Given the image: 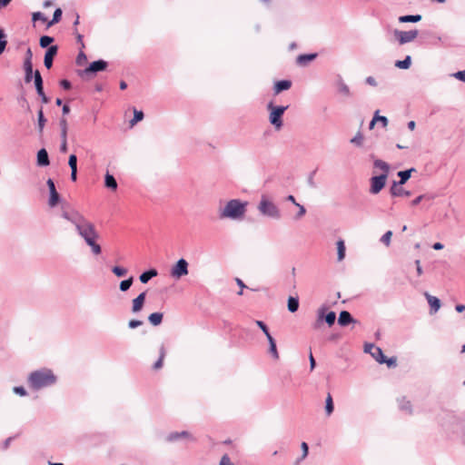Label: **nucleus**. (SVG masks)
Returning <instances> with one entry per match:
<instances>
[{"label": "nucleus", "mask_w": 465, "mask_h": 465, "mask_svg": "<svg viewBox=\"0 0 465 465\" xmlns=\"http://www.w3.org/2000/svg\"><path fill=\"white\" fill-rule=\"evenodd\" d=\"M62 217L75 226L76 232L84 240L85 243L91 247L94 254L97 255L101 253V246L96 242V240L99 238V234L93 223L88 221L83 214L75 210L71 212L64 211L62 213Z\"/></svg>", "instance_id": "f257e3e1"}, {"label": "nucleus", "mask_w": 465, "mask_h": 465, "mask_svg": "<svg viewBox=\"0 0 465 465\" xmlns=\"http://www.w3.org/2000/svg\"><path fill=\"white\" fill-rule=\"evenodd\" d=\"M246 206V202H242L239 199L230 200L220 211L219 217L221 219L229 218L232 220L242 219L245 214Z\"/></svg>", "instance_id": "f03ea898"}, {"label": "nucleus", "mask_w": 465, "mask_h": 465, "mask_svg": "<svg viewBox=\"0 0 465 465\" xmlns=\"http://www.w3.org/2000/svg\"><path fill=\"white\" fill-rule=\"evenodd\" d=\"M56 381L55 376L50 370H40L33 371L28 378V382L34 390H40L53 385Z\"/></svg>", "instance_id": "7ed1b4c3"}, {"label": "nucleus", "mask_w": 465, "mask_h": 465, "mask_svg": "<svg viewBox=\"0 0 465 465\" xmlns=\"http://www.w3.org/2000/svg\"><path fill=\"white\" fill-rule=\"evenodd\" d=\"M257 208L260 213L263 216L275 220H279L282 217L281 211L278 206L265 195L262 196Z\"/></svg>", "instance_id": "20e7f679"}, {"label": "nucleus", "mask_w": 465, "mask_h": 465, "mask_svg": "<svg viewBox=\"0 0 465 465\" xmlns=\"http://www.w3.org/2000/svg\"><path fill=\"white\" fill-rule=\"evenodd\" d=\"M267 107H268V110H270L269 120H270L271 124H272L278 130L281 129L282 126V114H284V112L287 110L288 106H282V105L275 106L271 102L268 104Z\"/></svg>", "instance_id": "39448f33"}, {"label": "nucleus", "mask_w": 465, "mask_h": 465, "mask_svg": "<svg viewBox=\"0 0 465 465\" xmlns=\"http://www.w3.org/2000/svg\"><path fill=\"white\" fill-rule=\"evenodd\" d=\"M107 66H108V63L104 60L100 59V60L92 62L88 67H86L85 69H84L82 71H79L78 74L81 77H84L85 75H94L98 72L104 71L107 68Z\"/></svg>", "instance_id": "423d86ee"}, {"label": "nucleus", "mask_w": 465, "mask_h": 465, "mask_svg": "<svg viewBox=\"0 0 465 465\" xmlns=\"http://www.w3.org/2000/svg\"><path fill=\"white\" fill-rule=\"evenodd\" d=\"M370 350H375L377 352V356L379 357L378 362L382 364L386 363L388 367H395L397 365V360L395 357H391L390 359H387L386 356H384L382 350L380 347L375 346L373 343H365L364 345V351H369Z\"/></svg>", "instance_id": "0eeeda50"}, {"label": "nucleus", "mask_w": 465, "mask_h": 465, "mask_svg": "<svg viewBox=\"0 0 465 465\" xmlns=\"http://www.w3.org/2000/svg\"><path fill=\"white\" fill-rule=\"evenodd\" d=\"M393 35L400 45H405L416 39L419 35V32L418 30L400 31L398 29H395Z\"/></svg>", "instance_id": "6e6552de"}, {"label": "nucleus", "mask_w": 465, "mask_h": 465, "mask_svg": "<svg viewBox=\"0 0 465 465\" xmlns=\"http://www.w3.org/2000/svg\"><path fill=\"white\" fill-rule=\"evenodd\" d=\"M388 175L381 173L371 178L370 193L371 194H378L385 186Z\"/></svg>", "instance_id": "1a4fd4ad"}, {"label": "nucleus", "mask_w": 465, "mask_h": 465, "mask_svg": "<svg viewBox=\"0 0 465 465\" xmlns=\"http://www.w3.org/2000/svg\"><path fill=\"white\" fill-rule=\"evenodd\" d=\"M188 274V262L185 259H179L172 267L171 275L175 279H180Z\"/></svg>", "instance_id": "9d476101"}, {"label": "nucleus", "mask_w": 465, "mask_h": 465, "mask_svg": "<svg viewBox=\"0 0 465 465\" xmlns=\"http://www.w3.org/2000/svg\"><path fill=\"white\" fill-rule=\"evenodd\" d=\"M327 308L322 306L318 310V318L317 322L314 325V328H317L318 323L322 322H325L329 326H331L334 324L336 320V313L334 312H327Z\"/></svg>", "instance_id": "9b49d317"}, {"label": "nucleus", "mask_w": 465, "mask_h": 465, "mask_svg": "<svg viewBox=\"0 0 465 465\" xmlns=\"http://www.w3.org/2000/svg\"><path fill=\"white\" fill-rule=\"evenodd\" d=\"M46 184L48 186L49 193H50V197H49V200H48V204H49L50 207H54V206L57 205V203L60 201V195H59V193L56 191L54 182L51 178H49L46 181Z\"/></svg>", "instance_id": "f8f14e48"}, {"label": "nucleus", "mask_w": 465, "mask_h": 465, "mask_svg": "<svg viewBox=\"0 0 465 465\" xmlns=\"http://www.w3.org/2000/svg\"><path fill=\"white\" fill-rule=\"evenodd\" d=\"M57 51V45H51L46 50L44 58V64L47 69H50L53 66L54 57L56 55Z\"/></svg>", "instance_id": "ddd939ff"}, {"label": "nucleus", "mask_w": 465, "mask_h": 465, "mask_svg": "<svg viewBox=\"0 0 465 465\" xmlns=\"http://www.w3.org/2000/svg\"><path fill=\"white\" fill-rule=\"evenodd\" d=\"M401 185L402 184L396 183V181H393V183L390 188V193H391V196H393V197H401V196L409 197V196H411V193L410 191H407L404 188H402Z\"/></svg>", "instance_id": "4468645a"}, {"label": "nucleus", "mask_w": 465, "mask_h": 465, "mask_svg": "<svg viewBox=\"0 0 465 465\" xmlns=\"http://www.w3.org/2000/svg\"><path fill=\"white\" fill-rule=\"evenodd\" d=\"M146 292H141L136 298H134L132 302V312L134 313H137L142 311L144 302H145Z\"/></svg>", "instance_id": "2eb2a0df"}, {"label": "nucleus", "mask_w": 465, "mask_h": 465, "mask_svg": "<svg viewBox=\"0 0 465 465\" xmlns=\"http://www.w3.org/2000/svg\"><path fill=\"white\" fill-rule=\"evenodd\" d=\"M357 321L347 311H341L338 318V323L341 326H347L350 323H355Z\"/></svg>", "instance_id": "dca6fc26"}, {"label": "nucleus", "mask_w": 465, "mask_h": 465, "mask_svg": "<svg viewBox=\"0 0 465 465\" xmlns=\"http://www.w3.org/2000/svg\"><path fill=\"white\" fill-rule=\"evenodd\" d=\"M36 162L39 166H47L50 164L48 153L45 148L37 152Z\"/></svg>", "instance_id": "f3484780"}, {"label": "nucleus", "mask_w": 465, "mask_h": 465, "mask_svg": "<svg viewBox=\"0 0 465 465\" xmlns=\"http://www.w3.org/2000/svg\"><path fill=\"white\" fill-rule=\"evenodd\" d=\"M25 82L30 83L33 80L35 72L33 71V62L24 61Z\"/></svg>", "instance_id": "a211bd4d"}, {"label": "nucleus", "mask_w": 465, "mask_h": 465, "mask_svg": "<svg viewBox=\"0 0 465 465\" xmlns=\"http://www.w3.org/2000/svg\"><path fill=\"white\" fill-rule=\"evenodd\" d=\"M317 56V54H300L297 59H296V62L299 65H302V66H305L307 65L310 62H312V60H314Z\"/></svg>", "instance_id": "6ab92c4d"}, {"label": "nucleus", "mask_w": 465, "mask_h": 465, "mask_svg": "<svg viewBox=\"0 0 465 465\" xmlns=\"http://www.w3.org/2000/svg\"><path fill=\"white\" fill-rule=\"evenodd\" d=\"M292 86V82L290 80H281L275 83L274 84V93L278 94L282 91H286L290 89Z\"/></svg>", "instance_id": "aec40b11"}, {"label": "nucleus", "mask_w": 465, "mask_h": 465, "mask_svg": "<svg viewBox=\"0 0 465 465\" xmlns=\"http://www.w3.org/2000/svg\"><path fill=\"white\" fill-rule=\"evenodd\" d=\"M415 172L414 168H411L404 171H400L398 173V176L400 177L399 181H396V183L398 184H404L406 182L411 178V173Z\"/></svg>", "instance_id": "412c9836"}, {"label": "nucleus", "mask_w": 465, "mask_h": 465, "mask_svg": "<svg viewBox=\"0 0 465 465\" xmlns=\"http://www.w3.org/2000/svg\"><path fill=\"white\" fill-rule=\"evenodd\" d=\"M180 438H187L192 440H194V439L192 437V435L186 430H183L181 432H172L168 435L167 440L169 441H174V440H179Z\"/></svg>", "instance_id": "4be33fe9"}, {"label": "nucleus", "mask_w": 465, "mask_h": 465, "mask_svg": "<svg viewBox=\"0 0 465 465\" xmlns=\"http://www.w3.org/2000/svg\"><path fill=\"white\" fill-rule=\"evenodd\" d=\"M269 342V353L274 360L279 359V353L276 347V341L272 335L266 337Z\"/></svg>", "instance_id": "5701e85b"}, {"label": "nucleus", "mask_w": 465, "mask_h": 465, "mask_svg": "<svg viewBox=\"0 0 465 465\" xmlns=\"http://www.w3.org/2000/svg\"><path fill=\"white\" fill-rule=\"evenodd\" d=\"M426 297H427L428 302L430 307V312H438L440 307V301L437 297L431 296L428 293H426Z\"/></svg>", "instance_id": "b1692460"}, {"label": "nucleus", "mask_w": 465, "mask_h": 465, "mask_svg": "<svg viewBox=\"0 0 465 465\" xmlns=\"http://www.w3.org/2000/svg\"><path fill=\"white\" fill-rule=\"evenodd\" d=\"M158 272L155 269H150L143 272L140 276L139 280L142 283H147L152 278L157 276Z\"/></svg>", "instance_id": "393cba45"}, {"label": "nucleus", "mask_w": 465, "mask_h": 465, "mask_svg": "<svg viewBox=\"0 0 465 465\" xmlns=\"http://www.w3.org/2000/svg\"><path fill=\"white\" fill-rule=\"evenodd\" d=\"M104 185L108 189H111L113 191H115L117 189V182L113 174L106 173L104 176Z\"/></svg>", "instance_id": "a878e982"}, {"label": "nucleus", "mask_w": 465, "mask_h": 465, "mask_svg": "<svg viewBox=\"0 0 465 465\" xmlns=\"http://www.w3.org/2000/svg\"><path fill=\"white\" fill-rule=\"evenodd\" d=\"M420 15H406L398 18L400 23H418L421 20Z\"/></svg>", "instance_id": "bb28decb"}, {"label": "nucleus", "mask_w": 465, "mask_h": 465, "mask_svg": "<svg viewBox=\"0 0 465 465\" xmlns=\"http://www.w3.org/2000/svg\"><path fill=\"white\" fill-rule=\"evenodd\" d=\"M398 401H399V408L401 411H406L408 414L412 413L411 401H407L405 397L399 399Z\"/></svg>", "instance_id": "cd10ccee"}, {"label": "nucleus", "mask_w": 465, "mask_h": 465, "mask_svg": "<svg viewBox=\"0 0 465 465\" xmlns=\"http://www.w3.org/2000/svg\"><path fill=\"white\" fill-rule=\"evenodd\" d=\"M163 314L162 312H153L148 316V321L153 326H158L162 323Z\"/></svg>", "instance_id": "c85d7f7f"}, {"label": "nucleus", "mask_w": 465, "mask_h": 465, "mask_svg": "<svg viewBox=\"0 0 465 465\" xmlns=\"http://www.w3.org/2000/svg\"><path fill=\"white\" fill-rule=\"evenodd\" d=\"M34 81H35V89H36V93H42V90H44V85H43V78L41 76V74L38 70H35V74H34Z\"/></svg>", "instance_id": "c756f323"}, {"label": "nucleus", "mask_w": 465, "mask_h": 465, "mask_svg": "<svg viewBox=\"0 0 465 465\" xmlns=\"http://www.w3.org/2000/svg\"><path fill=\"white\" fill-rule=\"evenodd\" d=\"M287 307L289 312H296L299 309V299L298 297L290 296L288 298Z\"/></svg>", "instance_id": "7c9ffc66"}, {"label": "nucleus", "mask_w": 465, "mask_h": 465, "mask_svg": "<svg viewBox=\"0 0 465 465\" xmlns=\"http://www.w3.org/2000/svg\"><path fill=\"white\" fill-rule=\"evenodd\" d=\"M373 165L375 168L381 170L382 173H386L388 175L390 165L386 162L381 159H374Z\"/></svg>", "instance_id": "2f4dec72"}, {"label": "nucleus", "mask_w": 465, "mask_h": 465, "mask_svg": "<svg viewBox=\"0 0 465 465\" xmlns=\"http://www.w3.org/2000/svg\"><path fill=\"white\" fill-rule=\"evenodd\" d=\"M159 353H160L159 359L153 364V369L154 370H159L163 366V359H164V357L166 355L165 348H164L163 345H161L160 350H159Z\"/></svg>", "instance_id": "473e14b6"}, {"label": "nucleus", "mask_w": 465, "mask_h": 465, "mask_svg": "<svg viewBox=\"0 0 465 465\" xmlns=\"http://www.w3.org/2000/svg\"><path fill=\"white\" fill-rule=\"evenodd\" d=\"M37 118H38L37 119V121H38V123H37L38 131H39L40 134H42L43 130H44V127H45V124L46 123V119H45V115H44V112H43V108L42 107L37 112Z\"/></svg>", "instance_id": "72a5a7b5"}, {"label": "nucleus", "mask_w": 465, "mask_h": 465, "mask_svg": "<svg viewBox=\"0 0 465 465\" xmlns=\"http://www.w3.org/2000/svg\"><path fill=\"white\" fill-rule=\"evenodd\" d=\"M411 64V57L407 55L405 59L399 60L395 63V66L401 69H409Z\"/></svg>", "instance_id": "f704fd0d"}, {"label": "nucleus", "mask_w": 465, "mask_h": 465, "mask_svg": "<svg viewBox=\"0 0 465 465\" xmlns=\"http://www.w3.org/2000/svg\"><path fill=\"white\" fill-rule=\"evenodd\" d=\"M345 243L343 240H339L337 242V252H338V261H342L345 257Z\"/></svg>", "instance_id": "c9c22d12"}, {"label": "nucleus", "mask_w": 465, "mask_h": 465, "mask_svg": "<svg viewBox=\"0 0 465 465\" xmlns=\"http://www.w3.org/2000/svg\"><path fill=\"white\" fill-rule=\"evenodd\" d=\"M133 282H134L133 276H130L128 279L122 281L119 284L120 291L124 292H127L131 288Z\"/></svg>", "instance_id": "e433bc0d"}, {"label": "nucleus", "mask_w": 465, "mask_h": 465, "mask_svg": "<svg viewBox=\"0 0 465 465\" xmlns=\"http://www.w3.org/2000/svg\"><path fill=\"white\" fill-rule=\"evenodd\" d=\"M334 406H333V401L331 398V395L329 393L327 395L326 401H325V411L328 416H330L333 411Z\"/></svg>", "instance_id": "4c0bfd02"}, {"label": "nucleus", "mask_w": 465, "mask_h": 465, "mask_svg": "<svg viewBox=\"0 0 465 465\" xmlns=\"http://www.w3.org/2000/svg\"><path fill=\"white\" fill-rule=\"evenodd\" d=\"M54 42V37L49 35H43L40 37L39 45L42 48H46L51 46L50 45Z\"/></svg>", "instance_id": "58836bf2"}, {"label": "nucleus", "mask_w": 465, "mask_h": 465, "mask_svg": "<svg viewBox=\"0 0 465 465\" xmlns=\"http://www.w3.org/2000/svg\"><path fill=\"white\" fill-rule=\"evenodd\" d=\"M143 119V113L142 111H138L136 109L134 110V118L130 121V124L134 126L138 122Z\"/></svg>", "instance_id": "ea45409f"}, {"label": "nucleus", "mask_w": 465, "mask_h": 465, "mask_svg": "<svg viewBox=\"0 0 465 465\" xmlns=\"http://www.w3.org/2000/svg\"><path fill=\"white\" fill-rule=\"evenodd\" d=\"M301 449L302 451V457L295 461L294 465H299L300 462L308 456L309 447L306 442H302Z\"/></svg>", "instance_id": "a19ab883"}, {"label": "nucleus", "mask_w": 465, "mask_h": 465, "mask_svg": "<svg viewBox=\"0 0 465 465\" xmlns=\"http://www.w3.org/2000/svg\"><path fill=\"white\" fill-rule=\"evenodd\" d=\"M62 17V10L60 8H57L54 10L53 15V19L47 24V26H51L56 23H58L61 20Z\"/></svg>", "instance_id": "79ce46f5"}, {"label": "nucleus", "mask_w": 465, "mask_h": 465, "mask_svg": "<svg viewBox=\"0 0 465 465\" xmlns=\"http://www.w3.org/2000/svg\"><path fill=\"white\" fill-rule=\"evenodd\" d=\"M112 272L114 275H116L117 277H124L127 274L128 271L126 268L124 267H121V266H114L112 268Z\"/></svg>", "instance_id": "37998d69"}, {"label": "nucleus", "mask_w": 465, "mask_h": 465, "mask_svg": "<svg viewBox=\"0 0 465 465\" xmlns=\"http://www.w3.org/2000/svg\"><path fill=\"white\" fill-rule=\"evenodd\" d=\"M363 135L361 132H358L353 138L351 139V143L358 147L362 145Z\"/></svg>", "instance_id": "c03bdc74"}, {"label": "nucleus", "mask_w": 465, "mask_h": 465, "mask_svg": "<svg viewBox=\"0 0 465 465\" xmlns=\"http://www.w3.org/2000/svg\"><path fill=\"white\" fill-rule=\"evenodd\" d=\"M379 111H377L374 114V121L381 123L383 127H386L388 125V118L386 116L379 115Z\"/></svg>", "instance_id": "a18cd8bd"}, {"label": "nucleus", "mask_w": 465, "mask_h": 465, "mask_svg": "<svg viewBox=\"0 0 465 465\" xmlns=\"http://www.w3.org/2000/svg\"><path fill=\"white\" fill-rule=\"evenodd\" d=\"M391 235H392V232L391 231H388L386 232L381 238V242L382 243H384L386 246H389L390 243H391Z\"/></svg>", "instance_id": "49530a36"}, {"label": "nucleus", "mask_w": 465, "mask_h": 465, "mask_svg": "<svg viewBox=\"0 0 465 465\" xmlns=\"http://www.w3.org/2000/svg\"><path fill=\"white\" fill-rule=\"evenodd\" d=\"M68 165L71 170L77 169V157L75 154H71L69 156Z\"/></svg>", "instance_id": "de8ad7c7"}, {"label": "nucleus", "mask_w": 465, "mask_h": 465, "mask_svg": "<svg viewBox=\"0 0 465 465\" xmlns=\"http://www.w3.org/2000/svg\"><path fill=\"white\" fill-rule=\"evenodd\" d=\"M255 322L257 326L262 331L266 337L271 335L267 325L262 321H256Z\"/></svg>", "instance_id": "09e8293b"}, {"label": "nucleus", "mask_w": 465, "mask_h": 465, "mask_svg": "<svg viewBox=\"0 0 465 465\" xmlns=\"http://www.w3.org/2000/svg\"><path fill=\"white\" fill-rule=\"evenodd\" d=\"M433 197L432 196H429V195H426V194H421V195H419L418 197H416L414 200L411 201V204L412 206H416L418 205L423 199H432Z\"/></svg>", "instance_id": "8fccbe9b"}, {"label": "nucleus", "mask_w": 465, "mask_h": 465, "mask_svg": "<svg viewBox=\"0 0 465 465\" xmlns=\"http://www.w3.org/2000/svg\"><path fill=\"white\" fill-rule=\"evenodd\" d=\"M61 136H67V121L64 118L60 120Z\"/></svg>", "instance_id": "3c124183"}, {"label": "nucleus", "mask_w": 465, "mask_h": 465, "mask_svg": "<svg viewBox=\"0 0 465 465\" xmlns=\"http://www.w3.org/2000/svg\"><path fill=\"white\" fill-rule=\"evenodd\" d=\"M296 206L298 207L299 211H298L297 214L294 216V219L300 220L306 213V209L304 208L303 205H302L300 203H298Z\"/></svg>", "instance_id": "603ef678"}, {"label": "nucleus", "mask_w": 465, "mask_h": 465, "mask_svg": "<svg viewBox=\"0 0 465 465\" xmlns=\"http://www.w3.org/2000/svg\"><path fill=\"white\" fill-rule=\"evenodd\" d=\"M86 54L83 51H81L76 57V64L78 65H83L86 62Z\"/></svg>", "instance_id": "864d4df0"}, {"label": "nucleus", "mask_w": 465, "mask_h": 465, "mask_svg": "<svg viewBox=\"0 0 465 465\" xmlns=\"http://www.w3.org/2000/svg\"><path fill=\"white\" fill-rule=\"evenodd\" d=\"M32 19L33 21H38V20H41L43 22H45L46 21V17L44 15L43 13L41 12H35L33 14V16H32Z\"/></svg>", "instance_id": "5fc2aeb1"}, {"label": "nucleus", "mask_w": 465, "mask_h": 465, "mask_svg": "<svg viewBox=\"0 0 465 465\" xmlns=\"http://www.w3.org/2000/svg\"><path fill=\"white\" fill-rule=\"evenodd\" d=\"M62 143L60 145V152L66 153L67 152V136H61Z\"/></svg>", "instance_id": "6e6d98bb"}, {"label": "nucleus", "mask_w": 465, "mask_h": 465, "mask_svg": "<svg viewBox=\"0 0 465 465\" xmlns=\"http://www.w3.org/2000/svg\"><path fill=\"white\" fill-rule=\"evenodd\" d=\"M143 324V322L140 320H131L128 322V327L130 329H135Z\"/></svg>", "instance_id": "4d7b16f0"}, {"label": "nucleus", "mask_w": 465, "mask_h": 465, "mask_svg": "<svg viewBox=\"0 0 465 465\" xmlns=\"http://www.w3.org/2000/svg\"><path fill=\"white\" fill-rule=\"evenodd\" d=\"M14 392L20 395V396H25L27 394L25 389L22 386H16L13 389Z\"/></svg>", "instance_id": "13d9d810"}, {"label": "nucleus", "mask_w": 465, "mask_h": 465, "mask_svg": "<svg viewBox=\"0 0 465 465\" xmlns=\"http://www.w3.org/2000/svg\"><path fill=\"white\" fill-rule=\"evenodd\" d=\"M453 76H454L456 79H458V80H460V81H461V82H464V83H465V70H463V71H459V72H457V73L453 74Z\"/></svg>", "instance_id": "bf43d9fd"}, {"label": "nucleus", "mask_w": 465, "mask_h": 465, "mask_svg": "<svg viewBox=\"0 0 465 465\" xmlns=\"http://www.w3.org/2000/svg\"><path fill=\"white\" fill-rule=\"evenodd\" d=\"M60 85L64 90H69L72 87V84H71L70 81H68L66 79L62 80L60 82Z\"/></svg>", "instance_id": "052dcab7"}, {"label": "nucleus", "mask_w": 465, "mask_h": 465, "mask_svg": "<svg viewBox=\"0 0 465 465\" xmlns=\"http://www.w3.org/2000/svg\"><path fill=\"white\" fill-rule=\"evenodd\" d=\"M339 90L341 93L348 95L349 93H350V90H349V87L347 84H345L344 83H341L340 84V86H339Z\"/></svg>", "instance_id": "680f3d73"}, {"label": "nucleus", "mask_w": 465, "mask_h": 465, "mask_svg": "<svg viewBox=\"0 0 465 465\" xmlns=\"http://www.w3.org/2000/svg\"><path fill=\"white\" fill-rule=\"evenodd\" d=\"M220 465H233L227 455H223L220 460Z\"/></svg>", "instance_id": "e2e57ef3"}, {"label": "nucleus", "mask_w": 465, "mask_h": 465, "mask_svg": "<svg viewBox=\"0 0 465 465\" xmlns=\"http://www.w3.org/2000/svg\"><path fill=\"white\" fill-rule=\"evenodd\" d=\"M415 265H416L417 274H418V276H420L423 273L422 267L420 265V260H416L415 261Z\"/></svg>", "instance_id": "0e129e2a"}, {"label": "nucleus", "mask_w": 465, "mask_h": 465, "mask_svg": "<svg viewBox=\"0 0 465 465\" xmlns=\"http://www.w3.org/2000/svg\"><path fill=\"white\" fill-rule=\"evenodd\" d=\"M32 60H33V52H32L31 48H27V50L25 52V61L32 62Z\"/></svg>", "instance_id": "69168bd1"}, {"label": "nucleus", "mask_w": 465, "mask_h": 465, "mask_svg": "<svg viewBox=\"0 0 465 465\" xmlns=\"http://www.w3.org/2000/svg\"><path fill=\"white\" fill-rule=\"evenodd\" d=\"M13 439H14L13 437H9V438H7V439L3 442V446H2L3 450H7V449L9 448V446H10V444H11V442H12Z\"/></svg>", "instance_id": "338daca9"}, {"label": "nucleus", "mask_w": 465, "mask_h": 465, "mask_svg": "<svg viewBox=\"0 0 465 465\" xmlns=\"http://www.w3.org/2000/svg\"><path fill=\"white\" fill-rule=\"evenodd\" d=\"M366 84L371 85V86H376L377 85V82L376 80L374 79V77L372 76H368L365 80Z\"/></svg>", "instance_id": "774afa93"}]
</instances>
